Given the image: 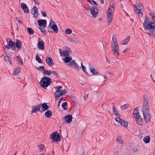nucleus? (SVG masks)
<instances>
[{
	"label": "nucleus",
	"instance_id": "obj_1",
	"mask_svg": "<svg viewBox=\"0 0 155 155\" xmlns=\"http://www.w3.org/2000/svg\"><path fill=\"white\" fill-rule=\"evenodd\" d=\"M143 24L145 28L149 31L147 33L152 38L155 39V23H149L147 20L145 19Z\"/></svg>",
	"mask_w": 155,
	"mask_h": 155
},
{
	"label": "nucleus",
	"instance_id": "obj_2",
	"mask_svg": "<svg viewBox=\"0 0 155 155\" xmlns=\"http://www.w3.org/2000/svg\"><path fill=\"white\" fill-rule=\"evenodd\" d=\"M52 81H51V78L49 77H44L41 80L40 84L41 87L44 89H46L50 85Z\"/></svg>",
	"mask_w": 155,
	"mask_h": 155
},
{
	"label": "nucleus",
	"instance_id": "obj_3",
	"mask_svg": "<svg viewBox=\"0 0 155 155\" xmlns=\"http://www.w3.org/2000/svg\"><path fill=\"white\" fill-rule=\"evenodd\" d=\"M133 114L137 124L139 125H142L143 124L142 120L140 115L138 112V109H135L133 111Z\"/></svg>",
	"mask_w": 155,
	"mask_h": 155
},
{
	"label": "nucleus",
	"instance_id": "obj_4",
	"mask_svg": "<svg viewBox=\"0 0 155 155\" xmlns=\"http://www.w3.org/2000/svg\"><path fill=\"white\" fill-rule=\"evenodd\" d=\"M144 119L147 123H149L150 121V116L149 109H142Z\"/></svg>",
	"mask_w": 155,
	"mask_h": 155
},
{
	"label": "nucleus",
	"instance_id": "obj_5",
	"mask_svg": "<svg viewBox=\"0 0 155 155\" xmlns=\"http://www.w3.org/2000/svg\"><path fill=\"white\" fill-rule=\"evenodd\" d=\"M135 6L136 9L135 10V12L136 13L138 14L139 16L142 17L143 15V6L141 3H140L135 5Z\"/></svg>",
	"mask_w": 155,
	"mask_h": 155
},
{
	"label": "nucleus",
	"instance_id": "obj_6",
	"mask_svg": "<svg viewBox=\"0 0 155 155\" xmlns=\"http://www.w3.org/2000/svg\"><path fill=\"white\" fill-rule=\"evenodd\" d=\"M51 138L53 141H60L61 137L59 133L57 132H53L51 134Z\"/></svg>",
	"mask_w": 155,
	"mask_h": 155
},
{
	"label": "nucleus",
	"instance_id": "obj_7",
	"mask_svg": "<svg viewBox=\"0 0 155 155\" xmlns=\"http://www.w3.org/2000/svg\"><path fill=\"white\" fill-rule=\"evenodd\" d=\"M111 48L112 50L119 49L118 44L115 36H113L112 38Z\"/></svg>",
	"mask_w": 155,
	"mask_h": 155
},
{
	"label": "nucleus",
	"instance_id": "obj_8",
	"mask_svg": "<svg viewBox=\"0 0 155 155\" xmlns=\"http://www.w3.org/2000/svg\"><path fill=\"white\" fill-rule=\"evenodd\" d=\"M90 12L93 18H95L98 15V11L97 8L95 6H93L90 8Z\"/></svg>",
	"mask_w": 155,
	"mask_h": 155
},
{
	"label": "nucleus",
	"instance_id": "obj_9",
	"mask_svg": "<svg viewBox=\"0 0 155 155\" xmlns=\"http://www.w3.org/2000/svg\"><path fill=\"white\" fill-rule=\"evenodd\" d=\"M114 5L111 2L109 6L107 11V14L113 15L114 9Z\"/></svg>",
	"mask_w": 155,
	"mask_h": 155
},
{
	"label": "nucleus",
	"instance_id": "obj_10",
	"mask_svg": "<svg viewBox=\"0 0 155 155\" xmlns=\"http://www.w3.org/2000/svg\"><path fill=\"white\" fill-rule=\"evenodd\" d=\"M115 120L116 121L119 122L122 126H124L125 128H127L128 125L127 122L125 121L124 120L120 118V117H116Z\"/></svg>",
	"mask_w": 155,
	"mask_h": 155
},
{
	"label": "nucleus",
	"instance_id": "obj_11",
	"mask_svg": "<svg viewBox=\"0 0 155 155\" xmlns=\"http://www.w3.org/2000/svg\"><path fill=\"white\" fill-rule=\"evenodd\" d=\"M148 100L147 96H144L143 98V105L142 106V109H149L148 105Z\"/></svg>",
	"mask_w": 155,
	"mask_h": 155
},
{
	"label": "nucleus",
	"instance_id": "obj_12",
	"mask_svg": "<svg viewBox=\"0 0 155 155\" xmlns=\"http://www.w3.org/2000/svg\"><path fill=\"white\" fill-rule=\"evenodd\" d=\"M69 66H72L74 68L76 69L79 71V66L77 64L74 60L72 61L69 64H68Z\"/></svg>",
	"mask_w": 155,
	"mask_h": 155
},
{
	"label": "nucleus",
	"instance_id": "obj_13",
	"mask_svg": "<svg viewBox=\"0 0 155 155\" xmlns=\"http://www.w3.org/2000/svg\"><path fill=\"white\" fill-rule=\"evenodd\" d=\"M89 69L91 72L93 74V75H97L98 74V71H97L94 68V66H92L90 64L89 65Z\"/></svg>",
	"mask_w": 155,
	"mask_h": 155
},
{
	"label": "nucleus",
	"instance_id": "obj_14",
	"mask_svg": "<svg viewBox=\"0 0 155 155\" xmlns=\"http://www.w3.org/2000/svg\"><path fill=\"white\" fill-rule=\"evenodd\" d=\"M21 7L25 13H27L29 12V10L27 5L25 4L24 3H21Z\"/></svg>",
	"mask_w": 155,
	"mask_h": 155
},
{
	"label": "nucleus",
	"instance_id": "obj_15",
	"mask_svg": "<svg viewBox=\"0 0 155 155\" xmlns=\"http://www.w3.org/2000/svg\"><path fill=\"white\" fill-rule=\"evenodd\" d=\"M38 25L41 27V26H46L47 24V21L45 20L44 19H39L38 20Z\"/></svg>",
	"mask_w": 155,
	"mask_h": 155
},
{
	"label": "nucleus",
	"instance_id": "obj_16",
	"mask_svg": "<svg viewBox=\"0 0 155 155\" xmlns=\"http://www.w3.org/2000/svg\"><path fill=\"white\" fill-rule=\"evenodd\" d=\"M66 92V89H64L62 91H61V92H60L59 93H58V94H56L55 97V100H58L59 97L62 96L63 95L65 94Z\"/></svg>",
	"mask_w": 155,
	"mask_h": 155
},
{
	"label": "nucleus",
	"instance_id": "obj_17",
	"mask_svg": "<svg viewBox=\"0 0 155 155\" xmlns=\"http://www.w3.org/2000/svg\"><path fill=\"white\" fill-rule=\"evenodd\" d=\"M38 48L39 49L42 50H44V43L42 40L41 41H38Z\"/></svg>",
	"mask_w": 155,
	"mask_h": 155
},
{
	"label": "nucleus",
	"instance_id": "obj_18",
	"mask_svg": "<svg viewBox=\"0 0 155 155\" xmlns=\"http://www.w3.org/2000/svg\"><path fill=\"white\" fill-rule=\"evenodd\" d=\"M41 104L34 106L32 107V110L31 111V114L35 113L37 111L40 110L41 108Z\"/></svg>",
	"mask_w": 155,
	"mask_h": 155
},
{
	"label": "nucleus",
	"instance_id": "obj_19",
	"mask_svg": "<svg viewBox=\"0 0 155 155\" xmlns=\"http://www.w3.org/2000/svg\"><path fill=\"white\" fill-rule=\"evenodd\" d=\"M47 63L50 66H51L54 64L52 59L51 58L47 57L46 59Z\"/></svg>",
	"mask_w": 155,
	"mask_h": 155
},
{
	"label": "nucleus",
	"instance_id": "obj_20",
	"mask_svg": "<svg viewBox=\"0 0 155 155\" xmlns=\"http://www.w3.org/2000/svg\"><path fill=\"white\" fill-rule=\"evenodd\" d=\"M50 28H52L53 30H54L55 32L56 33H58V27L56 25L55 23H54V24H53L52 26H50V27H49Z\"/></svg>",
	"mask_w": 155,
	"mask_h": 155
},
{
	"label": "nucleus",
	"instance_id": "obj_21",
	"mask_svg": "<svg viewBox=\"0 0 155 155\" xmlns=\"http://www.w3.org/2000/svg\"><path fill=\"white\" fill-rule=\"evenodd\" d=\"M65 120L67 122L69 123L71 122L72 120V116L71 115L67 116L65 117Z\"/></svg>",
	"mask_w": 155,
	"mask_h": 155
},
{
	"label": "nucleus",
	"instance_id": "obj_22",
	"mask_svg": "<svg viewBox=\"0 0 155 155\" xmlns=\"http://www.w3.org/2000/svg\"><path fill=\"white\" fill-rule=\"evenodd\" d=\"M8 45L11 47H12L14 45V42L9 38L6 39Z\"/></svg>",
	"mask_w": 155,
	"mask_h": 155
},
{
	"label": "nucleus",
	"instance_id": "obj_23",
	"mask_svg": "<svg viewBox=\"0 0 155 155\" xmlns=\"http://www.w3.org/2000/svg\"><path fill=\"white\" fill-rule=\"evenodd\" d=\"M42 107L43 109V110H41V112H42L44 111L48 110L49 108V106L47 105V104L45 103H44L42 105Z\"/></svg>",
	"mask_w": 155,
	"mask_h": 155
},
{
	"label": "nucleus",
	"instance_id": "obj_24",
	"mask_svg": "<svg viewBox=\"0 0 155 155\" xmlns=\"http://www.w3.org/2000/svg\"><path fill=\"white\" fill-rule=\"evenodd\" d=\"M52 115V111L50 110H48L47 111L45 112V115L46 117L47 118H49L51 117Z\"/></svg>",
	"mask_w": 155,
	"mask_h": 155
},
{
	"label": "nucleus",
	"instance_id": "obj_25",
	"mask_svg": "<svg viewBox=\"0 0 155 155\" xmlns=\"http://www.w3.org/2000/svg\"><path fill=\"white\" fill-rule=\"evenodd\" d=\"M130 38V37H128L126 38L121 41L120 44L122 45L126 44L129 41Z\"/></svg>",
	"mask_w": 155,
	"mask_h": 155
},
{
	"label": "nucleus",
	"instance_id": "obj_26",
	"mask_svg": "<svg viewBox=\"0 0 155 155\" xmlns=\"http://www.w3.org/2000/svg\"><path fill=\"white\" fill-rule=\"evenodd\" d=\"M113 18V15L107 14V19L108 22H111Z\"/></svg>",
	"mask_w": 155,
	"mask_h": 155
},
{
	"label": "nucleus",
	"instance_id": "obj_27",
	"mask_svg": "<svg viewBox=\"0 0 155 155\" xmlns=\"http://www.w3.org/2000/svg\"><path fill=\"white\" fill-rule=\"evenodd\" d=\"M113 111L114 114L116 115V117L117 118L120 117V115L118 113V112L117 110L116 109V108L114 106H113Z\"/></svg>",
	"mask_w": 155,
	"mask_h": 155
},
{
	"label": "nucleus",
	"instance_id": "obj_28",
	"mask_svg": "<svg viewBox=\"0 0 155 155\" xmlns=\"http://www.w3.org/2000/svg\"><path fill=\"white\" fill-rule=\"evenodd\" d=\"M71 52V51L70 48H68L67 51H63V54L64 56H68L69 55L68 53Z\"/></svg>",
	"mask_w": 155,
	"mask_h": 155
},
{
	"label": "nucleus",
	"instance_id": "obj_29",
	"mask_svg": "<svg viewBox=\"0 0 155 155\" xmlns=\"http://www.w3.org/2000/svg\"><path fill=\"white\" fill-rule=\"evenodd\" d=\"M55 89H57V90L55 92V95L57 94L58 93H59L60 92H61V90L60 89H61L62 88V86H56L54 87Z\"/></svg>",
	"mask_w": 155,
	"mask_h": 155
},
{
	"label": "nucleus",
	"instance_id": "obj_30",
	"mask_svg": "<svg viewBox=\"0 0 155 155\" xmlns=\"http://www.w3.org/2000/svg\"><path fill=\"white\" fill-rule=\"evenodd\" d=\"M31 12L33 14H38V8L36 6H34L31 11Z\"/></svg>",
	"mask_w": 155,
	"mask_h": 155
},
{
	"label": "nucleus",
	"instance_id": "obj_31",
	"mask_svg": "<svg viewBox=\"0 0 155 155\" xmlns=\"http://www.w3.org/2000/svg\"><path fill=\"white\" fill-rule=\"evenodd\" d=\"M113 53L114 55L117 56L119 54V50L118 49H113L112 50Z\"/></svg>",
	"mask_w": 155,
	"mask_h": 155
},
{
	"label": "nucleus",
	"instance_id": "obj_32",
	"mask_svg": "<svg viewBox=\"0 0 155 155\" xmlns=\"http://www.w3.org/2000/svg\"><path fill=\"white\" fill-rule=\"evenodd\" d=\"M150 140V138L149 136H145L143 139V140L146 143H149Z\"/></svg>",
	"mask_w": 155,
	"mask_h": 155
},
{
	"label": "nucleus",
	"instance_id": "obj_33",
	"mask_svg": "<svg viewBox=\"0 0 155 155\" xmlns=\"http://www.w3.org/2000/svg\"><path fill=\"white\" fill-rule=\"evenodd\" d=\"M52 71L51 70L47 71L45 69L43 71V73L45 75H49L51 74Z\"/></svg>",
	"mask_w": 155,
	"mask_h": 155
},
{
	"label": "nucleus",
	"instance_id": "obj_34",
	"mask_svg": "<svg viewBox=\"0 0 155 155\" xmlns=\"http://www.w3.org/2000/svg\"><path fill=\"white\" fill-rule=\"evenodd\" d=\"M16 46L18 48H21V42L20 41L18 40H16Z\"/></svg>",
	"mask_w": 155,
	"mask_h": 155
},
{
	"label": "nucleus",
	"instance_id": "obj_35",
	"mask_svg": "<svg viewBox=\"0 0 155 155\" xmlns=\"http://www.w3.org/2000/svg\"><path fill=\"white\" fill-rule=\"evenodd\" d=\"M36 60L39 63L42 64L43 62L41 59L40 58L39 56L38 55H36Z\"/></svg>",
	"mask_w": 155,
	"mask_h": 155
},
{
	"label": "nucleus",
	"instance_id": "obj_36",
	"mask_svg": "<svg viewBox=\"0 0 155 155\" xmlns=\"http://www.w3.org/2000/svg\"><path fill=\"white\" fill-rule=\"evenodd\" d=\"M116 140L120 144H122L123 143V141L120 136H117V137Z\"/></svg>",
	"mask_w": 155,
	"mask_h": 155
},
{
	"label": "nucleus",
	"instance_id": "obj_37",
	"mask_svg": "<svg viewBox=\"0 0 155 155\" xmlns=\"http://www.w3.org/2000/svg\"><path fill=\"white\" fill-rule=\"evenodd\" d=\"M4 59L6 61L9 62L10 64H12L11 59L9 57L6 55Z\"/></svg>",
	"mask_w": 155,
	"mask_h": 155
},
{
	"label": "nucleus",
	"instance_id": "obj_38",
	"mask_svg": "<svg viewBox=\"0 0 155 155\" xmlns=\"http://www.w3.org/2000/svg\"><path fill=\"white\" fill-rule=\"evenodd\" d=\"M72 60V58L69 57H66L65 58L64 61L66 63H68Z\"/></svg>",
	"mask_w": 155,
	"mask_h": 155
},
{
	"label": "nucleus",
	"instance_id": "obj_39",
	"mask_svg": "<svg viewBox=\"0 0 155 155\" xmlns=\"http://www.w3.org/2000/svg\"><path fill=\"white\" fill-rule=\"evenodd\" d=\"M20 72V69L19 68H16L14 71V74L15 75H16L19 73Z\"/></svg>",
	"mask_w": 155,
	"mask_h": 155
},
{
	"label": "nucleus",
	"instance_id": "obj_40",
	"mask_svg": "<svg viewBox=\"0 0 155 155\" xmlns=\"http://www.w3.org/2000/svg\"><path fill=\"white\" fill-rule=\"evenodd\" d=\"M67 40L69 42H71L73 44H74L75 43V39H74L72 38H67Z\"/></svg>",
	"mask_w": 155,
	"mask_h": 155
},
{
	"label": "nucleus",
	"instance_id": "obj_41",
	"mask_svg": "<svg viewBox=\"0 0 155 155\" xmlns=\"http://www.w3.org/2000/svg\"><path fill=\"white\" fill-rule=\"evenodd\" d=\"M27 30L30 35H32L34 33L33 30L30 28H28Z\"/></svg>",
	"mask_w": 155,
	"mask_h": 155
},
{
	"label": "nucleus",
	"instance_id": "obj_42",
	"mask_svg": "<svg viewBox=\"0 0 155 155\" xmlns=\"http://www.w3.org/2000/svg\"><path fill=\"white\" fill-rule=\"evenodd\" d=\"M39 28L41 30V31L42 34L44 35H45L46 34V31L43 27H40Z\"/></svg>",
	"mask_w": 155,
	"mask_h": 155
},
{
	"label": "nucleus",
	"instance_id": "obj_43",
	"mask_svg": "<svg viewBox=\"0 0 155 155\" xmlns=\"http://www.w3.org/2000/svg\"><path fill=\"white\" fill-rule=\"evenodd\" d=\"M72 32V30L70 28H67L66 29L65 33L66 34L68 35H70L71 34Z\"/></svg>",
	"mask_w": 155,
	"mask_h": 155
},
{
	"label": "nucleus",
	"instance_id": "obj_44",
	"mask_svg": "<svg viewBox=\"0 0 155 155\" xmlns=\"http://www.w3.org/2000/svg\"><path fill=\"white\" fill-rule=\"evenodd\" d=\"M67 104V102H65L64 103H63L62 104V107H63V108L65 110H66L67 109V108L66 107H65V106H66Z\"/></svg>",
	"mask_w": 155,
	"mask_h": 155
},
{
	"label": "nucleus",
	"instance_id": "obj_45",
	"mask_svg": "<svg viewBox=\"0 0 155 155\" xmlns=\"http://www.w3.org/2000/svg\"><path fill=\"white\" fill-rule=\"evenodd\" d=\"M37 69L38 70H43V71H44V70H45V68L44 66H39L37 68Z\"/></svg>",
	"mask_w": 155,
	"mask_h": 155
},
{
	"label": "nucleus",
	"instance_id": "obj_46",
	"mask_svg": "<svg viewBox=\"0 0 155 155\" xmlns=\"http://www.w3.org/2000/svg\"><path fill=\"white\" fill-rule=\"evenodd\" d=\"M18 58L19 59V61L20 62L21 64H23V60L21 58V57L20 56H18Z\"/></svg>",
	"mask_w": 155,
	"mask_h": 155
},
{
	"label": "nucleus",
	"instance_id": "obj_47",
	"mask_svg": "<svg viewBox=\"0 0 155 155\" xmlns=\"http://www.w3.org/2000/svg\"><path fill=\"white\" fill-rule=\"evenodd\" d=\"M37 146L41 150H43L44 147V145L43 144L38 145Z\"/></svg>",
	"mask_w": 155,
	"mask_h": 155
},
{
	"label": "nucleus",
	"instance_id": "obj_48",
	"mask_svg": "<svg viewBox=\"0 0 155 155\" xmlns=\"http://www.w3.org/2000/svg\"><path fill=\"white\" fill-rule=\"evenodd\" d=\"M82 69L83 71L86 74H87V73L86 72V68L85 66H83L82 67Z\"/></svg>",
	"mask_w": 155,
	"mask_h": 155
},
{
	"label": "nucleus",
	"instance_id": "obj_49",
	"mask_svg": "<svg viewBox=\"0 0 155 155\" xmlns=\"http://www.w3.org/2000/svg\"><path fill=\"white\" fill-rule=\"evenodd\" d=\"M15 19L16 20L19 22V23H20L21 24L22 23V22L21 20V19L20 18L16 17L15 18Z\"/></svg>",
	"mask_w": 155,
	"mask_h": 155
},
{
	"label": "nucleus",
	"instance_id": "obj_50",
	"mask_svg": "<svg viewBox=\"0 0 155 155\" xmlns=\"http://www.w3.org/2000/svg\"><path fill=\"white\" fill-rule=\"evenodd\" d=\"M33 1L35 4L37 5H39L40 4V2L38 0H33Z\"/></svg>",
	"mask_w": 155,
	"mask_h": 155
},
{
	"label": "nucleus",
	"instance_id": "obj_51",
	"mask_svg": "<svg viewBox=\"0 0 155 155\" xmlns=\"http://www.w3.org/2000/svg\"><path fill=\"white\" fill-rule=\"evenodd\" d=\"M43 16L45 17L46 16V14L45 11H42L41 12Z\"/></svg>",
	"mask_w": 155,
	"mask_h": 155
},
{
	"label": "nucleus",
	"instance_id": "obj_52",
	"mask_svg": "<svg viewBox=\"0 0 155 155\" xmlns=\"http://www.w3.org/2000/svg\"><path fill=\"white\" fill-rule=\"evenodd\" d=\"M54 75L56 76V77H57V76L58 75V74L57 72L55 71H52V73Z\"/></svg>",
	"mask_w": 155,
	"mask_h": 155
},
{
	"label": "nucleus",
	"instance_id": "obj_53",
	"mask_svg": "<svg viewBox=\"0 0 155 155\" xmlns=\"http://www.w3.org/2000/svg\"><path fill=\"white\" fill-rule=\"evenodd\" d=\"M150 15L152 16V19L154 21H155V15L154 14H153L152 15H151V14H150Z\"/></svg>",
	"mask_w": 155,
	"mask_h": 155
},
{
	"label": "nucleus",
	"instance_id": "obj_54",
	"mask_svg": "<svg viewBox=\"0 0 155 155\" xmlns=\"http://www.w3.org/2000/svg\"><path fill=\"white\" fill-rule=\"evenodd\" d=\"M10 46H9L8 45H5V47L6 48H7V49L8 50L10 48Z\"/></svg>",
	"mask_w": 155,
	"mask_h": 155
},
{
	"label": "nucleus",
	"instance_id": "obj_55",
	"mask_svg": "<svg viewBox=\"0 0 155 155\" xmlns=\"http://www.w3.org/2000/svg\"><path fill=\"white\" fill-rule=\"evenodd\" d=\"M88 94H86L84 96V98L85 99H87L88 97Z\"/></svg>",
	"mask_w": 155,
	"mask_h": 155
},
{
	"label": "nucleus",
	"instance_id": "obj_56",
	"mask_svg": "<svg viewBox=\"0 0 155 155\" xmlns=\"http://www.w3.org/2000/svg\"><path fill=\"white\" fill-rule=\"evenodd\" d=\"M53 23V24H54V23H55L53 21L52 19H51V20H50V24H49V27H50V25L52 23Z\"/></svg>",
	"mask_w": 155,
	"mask_h": 155
},
{
	"label": "nucleus",
	"instance_id": "obj_57",
	"mask_svg": "<svg viewBox=\"0 0 155 155\" xmlns=\"http://www.w3.org/2000/svg\"><path fill=\"white\" fill-rule=\"evenodd\" d=\"M63 97H62L59 99V104L61 103V102L63 101Z\"/></svg>",
	"mask_w": 155,
	"mask_h": 155
},
{
	"label": "nucleus",
	"instance_id": "obj_58",
	"mask_svg": "<svg viewBox=\"0 0 155 155\" xmlns=\"http://www.w3.org/2000/svg\"><path fill=\"white\" fill-rule=\"evenodd\" d=\"M93 3L94 4V5H97V2L94 0H91Z\"/></svg>",
	"mask_w": 155,
	"mask_h": 155
},
{
	"label": "nucleus",
	"instance_id": "obj_59",
	"mask_svg": "<svg viewBox=\"0 0 155 155\" xmlns=\"http://www.w3.org/2000/svg\"><path fill=\"white\" fill-rule=\"evenodd\" d=\"M128 51V48H127L126 49H125L124 51H123V53H127Z\"/></svg>",
	"mask_w": 155,
	"mask_h": 155
},
{
	"label": "nucleus",
	"instance_id": "obj_60",
	"mask_svg": "<svg viewBox=\"0 0 155 155\" xmlns=\"http://www.w3.org/2000/svg\"><path fill=\"white\" fill-rule=\"evenodd\" d=\"M59 51L60 52V53L61 55H62V50L61 49H59Z\"/></svg>",
	"mask_w": 155,
	"mask_h": 155
},
{
	"label": "nucleus",
	"instance_id": "obj_61",
	"mask_svg": "<svg viewBox=\"0 0 155 155\" xmlns=\"http://www.w3.org/2000/svg\"><path fill=\"white\" fill-rule=\"evenodd\" d=\"M127 106V105H124L122 106V107L123 108H126V107Z\"/></svg>",
	"mask_w": 155,
	"mask_h": 155
},
{
	"label": "nucleus",
	"instance_id": "obj_62",
	"mask_svg": "<svg viewBox=\"0 0 155 155\" xmlns=\"http://www.w3.org/2000/svg\"><path fill=\"white\" fill-rule=\"evenodd\" d=\"M100 2H101V3L102 4H104V1L103 0H100Z\"/></svg>",
	"mask_w": 155,
	"mask_h": 155
},
{
	"label": "nucleus",
	"instance_id": "obj_63",
	"mask_svg": "<svg viewBox=\"0 0 155 155\" xmlns=\"http://www.w3.org/2000/svg\"><path fill=\"white\" fill-rule=\"evenodd\" d=\"M106 61H107L108 63H110V62L109 61H108V60H107V57L106 56Z\"/></svg>",
	"mask_w": 155,
	"mask_h": 155
},
{
	"label": "nucleus",
	"instance_id": "obj_64",
	"mask_svg": "<svg viewBox=\"0 0 155 155\" xmlns=\"http://www.w3.org/2000/svg\"><path fill=\"white\" fill-rule=\"evenodd\" d=\"M133 151L134 152H137V149H136V150H133Z\"/></svg>",
	"mask_w": 155,
	"mask_h": 155
}]
</instances>
